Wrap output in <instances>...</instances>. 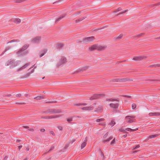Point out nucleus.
Returning a JSON list of instances; mask_svg holds the SVG:
<instances>
[{"mask_svg": "<svg viewBox=\"0 0 160 160\" xmlns=\"http://www.w3.org/2000/svg\"><path fill=\"white\" fill-rule=\"evenodd\" d=\"M136 117L135 116H127L125 117V119L126 120V122H128L132 123L133 122H135V119H133Z\"/></svg>", "mask_w": 160, "mask_h": 160, "instance_id": "1", "label": "nucleus"}, {"mask_svg": "<svg viewBox=\"0 0 160 160\" xmlns=\"http://www.w3.org/2000/svg\"><path fill=\"white\" fill-rule=\"evenodd\" d=\"M95 39L94 37L91 36L85 38L83 39V41L84 42L88 43L93 41Z\"/></svg>", "mask_w": 160, "mask_h": 160, "instance_id": "2", "label": "nucleus"}, {"mask_svg": "<svg viewBox=\"0 0 160 160\" xmlns=\"http://www.w3.org/2000/svg\"><path fill=\"white\" fill-rule=\"evenodd\" d=\"M104 96V94H94L90 98V100H93L100 98L101 97Z\"/></svg>", "mask_w": 160, "mask_h": 160, "instance_id": "3", "label": "nucleus"}, {"mask_svg": "<svg viewBox=\"0 0 160 160\" xmlns=\"http://www.w3.org/2000/svg\"><path fill=\"white\" fill-rule=\"evenodd\" d=\"M108 132H107L104 135L103 138L105 139V140L102 141L103 143H105L106 142H108L112 138V136H110L108 139H106V138L108 136Z\"/></svg>", "mask_w": 160, "mask_h": 160, "instance_id": "4", "label": "nucleus"}, {"mask_svg": "<svg viewBox=\"0 0 160 160\" xmlns=\"http://www.w3.org/2000/svg\"><path fill=\"white\" fill-rule=\"evenodd\" d=\"M147 57L146 56H140L134 57L132 59L134 60L138 61L146 59Z\"/></svg>", "mask_w": 160, "mask_h": 160, "instance_id": "5", "label": "nucleus"}, {"mask_svg": "<svg viewBox=\"0 0 160 160\" xmlns=\"http://www.w3.org/2000/svg\"><path fill=\"white\" fill-rule=\"evenodd\" d=\"M27 52L26 51H24L22 49L19 51L17 52V54L18 56H21L27 53Z\"/></svg>", "mask_w": 160, "mask_h": 160, "instance_id": "6", "label": "nucleus"}, {"mask_svg": "<svg viewBox=\"0 0 160 160\" xmlns=\"http://www.w3.org/2000/svg\"><path fill=\"white\" fill-rule=\"evenodd\" d=\"M40 40V37H37L32 38L31 40V42L33 43H38L39 42Z\"/></svg>", "mask_w": 160, "mask_h": 160, "instance_id": "7", "label": "nucleus"}, {"mask_svg": "<svg viewBox=\"0 0 160 160\" xmlns=\"http://www.w3.org/2000/svg\"><path fill=\"white\" fill-rule=\"evenodd\" d=\"M103 110V107L102 106H98V108L95 109L94 111L98 113H100L102 112Z\"/></svg>", "mask_w": 160, "mask_h": 160, "instance_id": "8", "label": "nucleus"}, {"mask_svg": "<svg viewBox=\"0 0 160 160\" xmlns=\"http://www.w3.org/2000/svg\"><path fill=\"white\" fill-rule=\"evenodd\" d=\"M106 47L97 45V50L98 51L103 50L105 49Z\"/></svg>", "mask_w": 160, "mask_h": 160, "instance_id": "9", "label": "nucleus"}, {"mask_svg": "<svg viewBox=\"0 0 160 160\" xmlns=\"http://www.w3.org/2000/svg\"><path fill=\"white\" fill-rule=\"evenodd\" d=\"M110 106L114 109H117L118 108L119 104L118 103L113 104L110 103L109 104Z\"/></svg>", "mask_w": 160, "mask_h": 160, "instance_id": "10", "label": "nucleus"}, {"mask_svg": "<svg viewBox=\"0 0 160 160\" xmlns=\"http://www.w3.org/2000/svg\"><path fill=\"white\" fill-rule=\"evenodd\" d=\"M133 80L132 79L127 78H121V82H124L127 81H132Z\"/></svg>", "mask_w": 160, "mask_h": 160, "instance_id": "11", "label": "nucleus"}, {"mask_svg": "<svg viewBox=\"0 0 160 160\" xmlns=\"http://www.w3.org/2000/svg\"><path fill=\"white\" fill-rule=\"evenodd\" d=\"M65 16V15H62L60 16L59 17L57 18L55 21V24L57 23L58 22L60 21Z\"/></svg>", "mask_w": 160, "mask_h": 160, "instance_id": "12", "label": "nucleus"}, {"mask_svg": "<svg viewBox=\"0 0 160 160\" xmlns=\"http://www.w3.org/2000/svg\"><path fill=\"white\" fill-rule=\"evenodd\" d=\"M97 44H94L91 47L89 48V49L90 51H93L95 50H97Z\"/></svg>", "mask_w": 160, "mask_h": 160, "instance_id": "13", "label": "nucleus"}, {"mask_svg": "<svg viewBox=\"0 0 160 160\" xmlns=\"http://www.w3.org/2000/svg\"><path fill=\"white\" fill-rule=\"evenodd\" d=\"M159 135V134H156L150 135L148 137V139H146L145 140V142H146L149 139H151V138H155V137L158 136Z\"/></svg>", "mask_w": 160, "mask_h": 160, "instance_id": "14", "label": "nucleus"}, {"mask_svg": "<svg viewBox=\"0 0 160 160\" xmlns=\"http://www.w3.org/2000/svg\"><path fill=\"white\" fill-rule=\"evenodd\" d=\"M87 137L86 138V139L84 140V141L82 143L81 145V148H84L85 146H86L87 144Z\"/></svg>", "mask_w": 160, "mask_h": 160, "instance_id": "15", "label": "nucleus"}, {"mask_svg": "<svg viewBox=\"0 0 160 160\" xmlns=\"http://www.w3.org/2000/svg\"><path fill=\"white\" fill-rule=\"evenodd\" d=\"M88 66H86L85 67H83L82 68L79 69L78 70V71L76 72L77 73V72H79L83 71H85L86 70L88 69Z\"/></svg>", "mask_w": 160, "mask_h": 160, "instance_id": "16", "label": "nucleus"}, {"mask_svg": "<svg viewBox=\"0 0 160 160\" xmlns=\"http://www.w3.org/2000/svg\"><path fill=\"white\" fill-rule=\"evenodd\" d=\"M150 116H160V113L159 112H153V113H150L149 114Z\"/></svg>", "mask_w": 160, "mask_h": 160, "instance_id": "17", "label": "nucleus"}, {"mask_svg": "<svg viewBox=\"0 0 160 160\" xmlns=\"http://www.w3.org/2000/svg\"><path fill=\"white\" fill-rule=\"evenodd\" d=\"M96 103H94L92 105H90L89 107H88V111L92 110L94 108L93 106L96 105Z\"/></svg>", "mask_w": 160, "mask_h": 160, "instance_id": "18", "label": "nucleus"}, {"mask_svg": "<svg viewBox=\"0 0 160 160\" xmlns=\"http://www.w3.org/2000/svg\"><path fill=\"white\" fill-rule=\"evenodd\" d=\"M28 64H27L23 66H22L20 68H19L18 70V71H20L25 68L28 66Z\"/></svg>", "mask_w": 160, "mask_h": 160, "instance_id": "19", "label": "nucleus"}, {"mask_svg": "<svg viewBox=\"0 0 160 160\" xmlns=\"http://www.w3.org/2000/svg\"><path fill=\"white\" fill-rule=\"evenodd\" d=\"M99 151L101 153V160H103L105 158L104 154L100 149H99Z\"/></svg>", "mask_w": 160, "mask_h": 160, "instance_id": "20", "label": "nucleus"}, {"mask_svg": "<svg viewBox=\"0 0 160 160\" xmlns=\"http://www.w3.org/2000/svg\"><path fill=\"white\" fill-rule=\"evenodd\" d=\"M123 36V34H121L119 36L115 37L114 38V39L115 40H118V39H121L122 37Z\"/></svg>", "mask_w": 160, "mask_h": 160, "instance_id": "21", "label": "nucleus"}, {"mask_svg": "<svg viewBox=\"0 0 160 160\" xmlns=\"http://www.w3.org/2000/svg\"><path fill=\"white\" fill-rule=\"evenodd\" d=\"M125 129L127 131H136L137 130H138V128H136V129H131L130 128H127Z\"/></svg>", "mask_w": 160, "mask_h": 160, "instance_id": "22", "label": "nucleus"}, {"mask_svg": "<svg viewBox=\"0 0 160 160\" xmlns=\"http://www.w3.org/2000/svg\"><path fill=\"white\" fill-rule=\"evenodd\" d=\"M43 97L42 96H38L37 97H35L34 99L36 100H40L43 99Z\"/></svg>", "mask_w": 160, "mask_h": 160, "instance_id": "23", "label": "nucleus"}, {"mask_svg": "<svg viewBox=\"0 0 160 160\" xmlns=\"http://www.w3.org/2000/svg\"><path fill=\"white\" fill-rule=\"evenodd\" d=\"M13 21L15 23H18L21 22V20L18 18H16L14 19Z\"/></svg>", "mask_w": 160, "mask_h": 160, "instance_id": "24", "label": "nucleus"}, {"mask_svg": "<svg viewBox=\"0 0 160 160\" xmlns=\"http://www.w3.org/2000/svg\"><path fill=\"white\" fill-rule=\"evenodd\" d=\"M86 18H87V17H83V18H80L79 19L76 20L75 21V22L76 23H77V22H80L81 21H82L83 20L85 19Z\"/></svg>", "mask_w": 160, "mask_h": 160, "instance_id": "25", "label": "nucleus"}, {"mask_svg": "<svg viewBox=\"0 0 160 160\" xmlns=\"http://www.w3.org/2000/svg\"><path fill=\"white\" fill-rule=\"evenodd\" d=\"M115 124V122L114 120H112L111 122L109 123V125H111L112 126H113Z\"/></svg>", "mask_w": 160, "mask_h": 160, "instance_id": "26", "label": "nucleus"}, {"mask_svg": "<svg viewBox=\"0 0 160 160\" xmlns=\"http://www.w3.org/2000/svg\"><path fill=\"white\" fill-rule=\"evenodd\" d=\"M113 82H121V78H116L112 80Z\"/></svg>", "mask_w": 160, "mask_h": 160, "instance_id": "27", "label": "nucleus"}, {"mask_svg": "<svg viewBox=\"0 0 160 160\" xmlns=\"http://www.w3.org/2000/svg\"><path fill=\"white\" fill-rule=\"evenodd\" d=\"M145 34L144 33H142L139 34H138L136 36V37L137 38H140L142 37Z\"/></svg>", "mask_w": 160, "mask_h": 160, "instance_id": "28", "label": "nucleus"}, {"mask_svg": "<svg viewBox=\"0 0 160 160\" xmlns=\"http://www.w3.org/2000/svg\"><path fill=\"white\" fill-rule=\"evenodd\" d=\"M119 131L120 132H122L124 133H128L125 130L123 129V128H120L119 129Z\"/></svg>", "mask_w": 160, "mask_h": 160, "instance_id": "29", "label": "nucleus"}, {"mask_svg": "<svg viewBox=\"0 0 160 160\" xmlns=\"http://www.w3.org/2000/svg\"><path fill=\"white\" fill-rule=\"evenodd\" d=\"M81 13V12L80 11H78L76 12L74 14V15L75 16H76L80 14Z\"/></svg>", "mask_w": 160, "mask_h": 160, "instance_id": "30", "label": "nucleus"}, {"mask_svg": "<svg viewBox=\"0 0 160 160\" xmlns=\"http://www.w3.org/2000/svg\"><path fill=\"white\" fill-rule=\"evenodd\" d=\"M160 5V2H158V3H156L155 4H152V5H150L151 7H152L153 6H159Z\"/></svg>", "mask_w": 160, "mask_h": 160, "instance_id": "31", "label": "nucleus"}, {"mask_svg": "<svg viewBox=\"0 0 160 160\" xmlns=\"http://www.w3.org/2000/svg\"><path fill=\"white\" fill-rule=\"evenodd\" d=\"M75 105L80 106L81 105H87V103H78V104H75Z\"/></svg>", "mask_w": 160, "mask_h": 160, "instance_id": "32", "label": "nucleus"}, {"mask_svg": "<svg viewBox=\"0 0 160 160\" xmlns=\"http://www.w3.org/2000/svg\"><path fill=\"white\" fill-rule=\"evenodd\" d=\"M128 11V10H124V11H122V12H120V13H119L118 14H117L116 15V16H118L119 15H120V14L125 13L126 12Z\"/></svg>", "mask_w": 160, "mask_h": 160, "instance_id": "33", "label": "nucleus"}, {"mask_svg": "<svg viewBox=\"0 0 160 160\" xmlns=\"http://www.w3.org/2000/svg\"><path fill=\"white\" fill-rule=\"evenodd\" d=\"M106 100L107 101H118V100H117V99H113L112 98H109V99H106Z\"/></svg>", "mask_w": 160, "mask_h": 160, "instance_id": "34", "label": "nucleus"}, {"mask_svg": "<svg viewBox=\"0 0 160 160\" xmlns=\"http://www.w3.org/2000/svg\"><path fill=\"white\" fill-rule=\"evenodd\" d=\"M122 10V8H121L120 7V8H118L117 9H115L114 12H118L121 10Z\"/></svg>", "mask_w": 160, "mask_h": 160, "instance_id": "35", "label": "nucleus"}, {"mask_svg": "<svg viewBox=\"0 0 160 160\" xmlns=\"http://www.w3.org/2000/svg\"><path fill=\"white\" fill-rule=\"evenodd\" d=\"M140 147V145H137L135 147H133V150H134L136 149H137Z\"/></svg>", "mask_w": 160, "mask_h": 160, "instance_id": "36", "label": "nucleus"}, {"mask_svg": "<svg viewBox=\"0 0 160 160\" xmlns=\"http://www.w3.org/2000/svg\"><path fill=\"white\" fill-rule=\"evenodd\" d=\"M136 107V104L135 103L132 104V109H135Z\"/></svg>", "mask_w": 160, "mask_h": 160, "instance_id": "37", "label": "nucleus"}, {"mask_svg": "<svg viewBox=\"0 0 160 160\" xmlns=\"http://www.w3.org/2000/svg\"><path fill=\"white\" fill-rule=\"evenodd\" d=\"M81 109L82 110H85V111H88V107L81 108Z\"/></svg>", "mask_w": 160, "mask_h": 160, "instance_id": "38", "label": "nucleus"}, {"mask_svg": "<svg viewBox=\"0 0 160 160\" xmlns=\"http://www.w3.org/2000/svg\"><path fill=\"white\" fill-rule=\"evenodd\" d=\"M28 46L27 45H25L22 48V49H23V50H24V51H25V50L28 48Z\"/></svg>", "mask_w": 160, "mask_h": 160, "instance_id": "39", "label": "nucleus"}, {"mask_svg": "<svg viewBox=\"0 0 160 160\" xmlns=\"http://www.w3.org/2000/svg\"><path fill=\"white\" fill-rule=\"evenodd\" d=\"M158 67L157 64H154V65H151L149 66V67Z\"/></svg>", "mask_w": 160, "mask_h": 160, "instance_id": "40", "label": "nucleus"}, {"mask_svg": "<svg viewBox=\"0 0 160 160\" xmlns=\"http://www.w3.org/2000/svg\"><path fill=\"white\" fill-rule=\"evenodd\" d=\"M115 142V138H114L111 142L110 144H114Z\"/></svg>", "mask_w": 160, "mask_h": 160, "instance_id": "41", "label": "nucleus"}, {"mask_svg": "<svg viewBox=\"0 0 160 160\" xmlns=\"http://www.w3.org/2000/svg\"><path fill=\"white\" fill-rule=\"evenodd\" d=\"M151 81H160V80H157V79H150L149 80Z\"/></svg>", "mask_w": 160, "mask_h": 160, "instance_id": "42", "label": "nucleus"}, {"mask_svg": "<svg viewBox=\"0 0 160 160\" xmlns=\"http://www.w3.org/2000/svg\"><path fill=\"white\" fill-rule=\"evenodd\" d=\"M50 134L52 135L53 136H54L55 135V134L54 132L52 131H51L50 132Z\"/></svg>", "mask_w": 160, "mask_h": 160, "instance_id": "43", "label": "nucleus"}, {"mask_svg": "<svg viewBox=\"0 0 160 160\" xmlns=\"http://www.w3.org/2000/svg\"><path fill=\"white\" fill-rule=\"evenodd\" d=\"M122 96L123 97H126V98H131V96H128L127 95H123Z\"/></svg>", "mask_w": 160, "mask_h": 160, "instance_id": "44", "label": "nucleus"}, {"mask_svg": "<svg viewBox=\"0 0 160 160\" xmlns=\"http://www.w3.org/2000/svg\"><path fill=\"white\" fill-rule=\"evenodd\" d=\"M99 125H102L103 126H105V123L104 122L103 123H99Z\"/></svg>", "mask_w": 160, "mask_h": 160, "instance_id": "45", "label": "nucleus"}, {"mask_svg": "<svg viewBox=\"0 0 160 160\" xmlns=\"http://www.w3.org/2000/svg\"><path fill=\"white\" fill-rule=\"evenodd\" d=\"M21 96V94H18L16 95V96L17 97H20Z\"/></svg>", "mask_w": 160, "mask_h": 160, "instance_id": "46", "label": "nucleus"}, {"mask_svg": "<svg viewBox=\"0 0 160 160\" xmlns=\"http://www.w3.org/2000/svg\"><path fill=\"white\" fill-rule=\"evenodd\" d=\"M100 121H103L105 120V119L103 118L99 119Z\"/></svg>", "mask_w": 160, "mask_h": 160, "instance_id": "47", "label": "nucleus"}, {"mask_svg": "<svg viewBox=\"0 0 160 160\" xmlns=\"http://www.w3.org/2000/svg\"><path fill=\"white\" fill-rule=\"evenodd\" d=\"M100 121H103L105 120V119L103 118L99 119Z\"/></svg>", "mask_w": 160, "mask_h": 160, "instance_id": "48", "label": "nucleus"}, {"mask_svg": "<svg viewBox=\"0 0 160 160\" xmlns=\"http://www.w3.org/2000/svg\"><path fill=\"white\" fill-rule=\"evenodd\" d=\"M54 147L53 146H52L51 147V148L49 150V151L51 150L54 149Z\"/></svg>", "mask_w": 160, "mask_h": 160, "instance_id": "49", "label": "nucleus"}, {"mask_svg": "<svg viewBox=\"0 0 160 160\" xmlns=\"http://www.w3.org/2000/svg\"><path fill=\"white\" fill-rule=\"evenodd\" d=\"M22 127L26 128H29L28 127L25 126H23Z\"/></svg>", "mask_w": 160, "mask_h": 160, "instance_id": "50", "label": "nucleus"}, {"mask_svg": "<svg viewBox=\"0 0 160 160\" xmlns=\"http://www.w3.org/2000/svg\"><path fill=\"white\" fill-rule=\"evenodd\" d=\"M127 134H125V135H122V137L123 138H126V137H127Z\"/></svg>", "mask_w": 160, "mask_h": 160, "instance_id": "51", "label": "nucleus"}, {"mask_svg": "<svg viewBox=\"0 0 160 160\" xmlns=\"http://www.w3.org/2000/svg\"><path fill=\"white\" fill-rule=\"evenodd\" d=\"M71 117V120H70V121H71V123H72V122H72L73 121L72 120V119L74 117Z\"/></svg>", "mask_w": 160, "mask_h": 160, "instance_id": "52", "label": "nucleus"}, {"mask_svg": "<svg viewBox=\"0 0 160 160\" xmlns=\"http://www.w3.org/2000/svg\"><path fill=\"white\" fill-rule=\"evenodd\" d=\"M127 60H125L121 61V62H127Z\"/></svg>", "mask_w": 160, "mask_h": 160, "instance_id": "53", "label": "nucleus"}, {"mask_svg": "<svg viewBox=\"0 0 160 160\" xmlns=\"http://www.w3.org/2000/svg\"><path fill=\"white\" fill-rule=\"evenodd\" d=\"M45 131V130L44 129H41V131L42 132H44Z\"/></svg>", "mask_w": 160, "mask_h": 160, "instance_id": "54", "label": "nucleus"}, {"mask_svg": "<svg viewBox=\"0 0 160 160\" xmlns=\"http://www.w3.org/2000/svg\"><path fill=\"white\" fill-rule=\"evenodd\" d=\"M52 117L54 118H57L58 117V116H57V115H55V116H53Z\"/></svg>", "mask_w": 160, "mask_h": 160, "instance_id": "55", "label": "nucleus"}, {"mask_svg": "<svg viewBox=\"0 0 160 160\" xmlns=\"http://www.w3.org/2000/svg\"><path fill=\"white\" fill-rule=\"evenodd\" d=\"M122 63V62H121V61H118L117 62L116 64H119V63Z\"/></svg>", "mask_w": 160, "mask_h": 160, "instance_id": "56", "label": "nucleus"}, {"mask_svg": "<svg viewBox=\"0 0 160 160\" xmlns=\"http://www.w3.org/2000/svg\"><path fill=\"white\" fill-rule=\"evenodd\" d=\"M7 158H8L6 156L4 158L3 160H7Z\"/></svg>", "mask_w": 160, "mask_h": 160, "instance_id": "57", "label": "nucleus"}, {"mask_svg": "<svg viewBox=\"0 0 160 160\" xmlns=\"http://www.w3.org/2000/svg\"><path fill=\"white\" fill-rule=\"evenodd\" d=\"M22 145H20L18 146V148L19 149H20V148H21L22 147Z\"/></svg>", "mask_w": 160, "mask_h": 160, "instance_id": "58", "label": "nucleus"}, {"mask_svg": "<svg viewBox=\"0 0 160 160\" xmlns=\"http://www.w3.org/2000/svg\"><path fill=\"white\" fill-rule=\"evenodd\" d=\"M58 128H59L60 130H62V127H59Z\"/></svg>", "mask_w": 160, "mask_h": 160, "instance_id": "59", "label": "nucleus"}, {"mask_svg": "<svg viewBox=\"0 0 160 160\" xmlns=\"http://www.w3.org/2000/svg\"><path fill=\"white\" fill-rule=\"evenodd\" d=\"M44 53H42V54L41 55H40V57H42V56L43 55H44Z\"/></svg>", "mask_w": 160, "mask_h": 160, "instance_id": "60", "label": "nucleus"}, {"mask_svg": "<svg viewBox=\"0 0 160 160\" xmlns=\"http://www.w3.org/2000/svg\"><path fill=\"white\" fill-rule=\"evenodd\" d=\"M96 121H97V122H100L99 119H97L96 120Z\"/></svg>", "mask_w": 160, "mask_h": 160, "instance_id": "61", "label": "nucleus"}, {"mask_svg": "<svg viewBox=\"0 0 160 160\" xmlns=\"http://www.w3.org/2000/svg\"><path fill=\"white\" fill-rule=\"evenodd\" d=\"M29 130L31 131H34V129H29Z\"/></svg>", "mask_w": 160, "mask_h": 160, "instance_id": "62", "label": "nucleus"}, {"mask_svg": "<svg viewBox=\"0 0 160 160\" xmlns=\"http://www.w3.org/2000/svg\"><path fill=\"white\" fill-rule=\"evenodd\" d=\"M82 42V41H79L78 42V43H81Z\"/></svg>", "mask_w": 160, "mask_h": 160, "instance_id": "63", "label": "nucleus"}, {"mask_svg": "<svg viewBox=\"0 0 160 160\" xmlns=\"http://www.w3.org/2000/svg\"><path fill=\"white\" fill-rule=\"evenodd\" d=\"M158 67H160V64H157Z\"/></svg>", "mask_w": 160, "mask_h": 160, "instance_id": "64", "label": "nucleus"}]
</instances>
